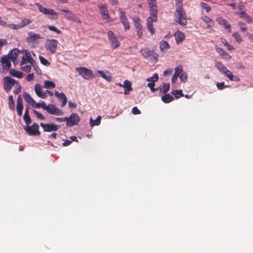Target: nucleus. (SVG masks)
Instances as JSON below:
<instances>
[{
    "mask_svg": "<svg viewBox=\"0 0 253 253\" xmlns=\"http://www.w3.org/2000/svg\"><path fill=\"white\" fill-rule=\"evenodd\" d=\"M97 73L99 74V75L104 79L106 80L107 81L110 82L112 80V77L110 75V73L107 71L106 73L108 74V75H106L105 73H104L103 71H97Z\"/></svg>",
    "mask_w": 253,
    "mask_h": 253,
    "instance_id": "obj_27",
    "label": "nucleus"
},
{
    "mask_svg": "<svg viewBox=\"0 0 253 253\" xmlns=\"http://www.w3.org/2000/svg\"><path fill=\"white\" fill-rule=\"evenodd\" d=\"M21 51H19L17 48H14L10 51L6 56L9 60H11L13 64L15 65L18 63V61L17 60V59L20 54Z\"/></svg>",
    "mask_w": 253,
    "mask_h": 253,
    "instance_id": "obj_12",
    "label": "nucleus"
},
{
    "mask_svg": "<svg viewBox=\"0 0 253 253\" xmlns=\"http://www.w3.org/2000/svg\"><path fill=\"white\" fill-rule=\"evenodd\" d=\"M136 30H137L138 37L139 38H141V37L143 35L142 28H138V29H136Z\"/></svg>",
    "mask_w": 253,
    "mask_h": 253,
    "instance_id": "obj_64",
    "label": "nucleus"
},
{
    "mask_svg": "<svg viewBox=\"0 0 253 253\" xmlns=\"http://www.w3.org/2000/svg\"><path fill=\"white\" fill-rule=\"evenodd\" d=\"M174 37L176 43L179 44L185 39V35L182 32L177 31L175 33Z\"/></svg>",
    "mask_w": 253,
    "mask_h": 253,
    "instance_id": "obj_24",
    "label": "nucleus"
},
{
    "mask_svg": "<svg viewBox=\"0 0 253 253\" xmlns=\"http://www.w3.org/2000/svg\"><path fill=\"white\" fill-rule=\"evenodd\" d=\"M159 76L158 74L156 73L154 74L153 76L150 78L147 79V81L153 82L155 83V82H157L158 80Z\"/></svg>",
    "mask_w": 253,
    "mask_h": 253,
    "instance_id": "obj_51",
    "label": "nucleus"
},
{
    "mask_svg": "<svg viewBox=\"0 0 253 253\" xmlns=\"http://www.w3.org/2000/svg\"><path fill=\"white\" fill-rule=\"evenodd\" d=\"M55 95L62 102L61 107H64L66 104L67 101L65 94L63 92L59 93L58 91H55Z\"/></svg>",
    "mask_w": 253,
    "mask_h": 253,
    "instance_id": "obj_23",
    "label": "nucleus"
},
{
    "mask_svg": "<svg viewBox=\"0 0 253 253\" xmlns=\"http://www.w3.org/2000/svg\"><path fill=\"white\" fill-rule=\"evenodd\" d=\"M35 5L37 6L40 12L47 15L50 19L56 20L58 19V15L53 9L46 8L39 3H35Z\"/></svg>",
    "mask_w": 253,
    "mask_h": 253,
    "instance_id": "obj_2",
    "label": "nucleus"
},
{
    "mask_svg": "<svg viewBox=\"0 0 253 253\" xmlns=\"http://www.w3.org/2000/svg\"><path fill=\"white\" fill-rule=\"evenodd\" d=\"M216 86L218 89L221 90L223 88H225L226 86L224 84V83H217L216 84Z\"/></svg>",
    "mask_w": 253,
    "mask_h": 253,
    "instance_id": "obj_59",
    "label": "nucleus"
},
{
    "mask_svg": "<svg viewBox=\"0 0 253 253\" xmlns=\"http://www.w3.org/2000/svg\"><path fill=\"white\" fill-rule=\"evenodd\" d=\"M155 84L153 82H150V83H149L148 84H147V86L150 87L151 90L152 91V92H154L155 91L157 90H158L159 89V88H155L154 87L155 86Z\"/></svg>",
    "mask_w": 253,
    "mask_h": 253,
    "instance_id": "obj_57",
    "label": "nucleus"
},
{
    "mask_svg": "<svg viewBox=\"0 0 253 253\" xmlns=\"http://www.w3.org/2000/svg\"><path fill=\"white\" fill-rule=\"evenodd\" d=\"M99 9V12L102 18L106 20V22H109L111 21L109 14L108 10L105 4H98L97 5Z\"/></svg>",
    "mask_w": 253,
    "mask_h": 253,
    "instance_id": "obj_10",
    "label": "nucleus"
},
{
    "mask_svg": "<svg viewBox=\"0 0 253 253\" xmlns=\"http://www.w3.org/2000/svg\"><path fill=\"white\" fill-rule=\"evenodd\" d=\"M183 72V67L181 65H179L175 68L174 73L177 76H179Z\"/></svg>",
    "mask_w": 253,
    "mask_h": 253,
    "instance_id": "obj_45",
    "label": "nucleus"
},
{
    "mask_svg": "<svg viewBox=\"0 0 253 253\" xmlns=\"http://www.w3.org/2000/svg\"><path fill=\"white\" fill-rule=\"evenodd\" d=\"M55 87V84L53 82L49 81H44L43 87L46 88L52 89L54 88Z\"/></svg>",
    "mask_w": 253,
    "mask_h": 253,
    "instance_id": "obj_34",
    "label": "nucleus"
},
{
    "mask_svg": "<svg viewBox=\"0 0 253 253\" xmlns=\"http://www.w3.org/2000/svg\"><path fill=\"white\" fill-rule=\"evenodd\" d=\"M201 6L202 7V8L205 9L207 12H209L210 10H211L210 6H209L207 3L201 2Z\"/></svg>",
    "mask_w": 253,
    "mask_h": 253,
    "instance_id": "obj_56",
    "label": "nucleus"
},
{
    "mask_svg": "<svg viewBox=\"0 0 253 253\" xmlns=\"http://www.w3.org/2000/svg\"><path fill=\"white\" fill-rule=\"evenodd\" d=\"M119 16L121 19V21L123 24L125 30H127L129 29L130 26L129 22L127 20L126 14L124 11H123L122 10H119Z\"/></svg>",
    "mask_w": 253,
    "mask_h": 253,
    "instance_id": "obj_16",
    "label": "nucleus"
},
{
    "mask_svg": "<svg viewBox=\"0 0 253 253\" xmlns=\"http://www.w3.org/2000/svg\"><path fill=\"white\" fill-rule=\"evenodd\" d=\"M123 87L125 88L124 94L126 95L128 94L129 92L132 90L131 83L128 80L125 81Z\"/></svg>",
    "mask_w": 253,
    "mask_h": 253,
    "instance_id": "obj_25",
    "label": "nucleus"
},
{
    "mask_svg": "<svg viewBox=\"0 0 253 253\" xmlns=\"http://www.w3.org/2000/svg\"><path fill=\"white\" fill-rule=\"evenodd\" d=\"M232 36L235 39L236 42L238 43H241L243 41L242 38L238 32L234 33L232 35Z\"/></svg>",
    "mask_w": 253,
    "mask_h": 253,
    "instance_id": "obj_41",
    "label": "nucleus"
},
{
    "mask_svg": "<svg viewBox=\"0 0 253 253\" xmlns=\"http://www.w3.org/2000/svg\"><path fill=\"white\" fill-rule=\"evenodd\" d=\"M32 22V20L29 19L24 18L22 19L19 23L21 28L30 24Z\"/></svg>",
    "mask_w": 253,
    "mask_h": 253,
    "instance_id": "obj_38",
    "label": "nucleus"
},
{
    "mask_svg": "<svg viewBox=\"0 0 253 253\" xmlns=\"http://www.w3.org/2000/svg\"><path fill=\"white\" fill-rule=\"evenodd\" d=\"M4 80V89L6 92H9L12 86L14 85L16 83H17L14 79H12L9 77H5Z\"/></svg>",
    "mask_w": 253,
    "mask_h": 253,
    "instance_id": "obj_13",
    "label": "nucleus"
},
{
    "mask_svg": "<svg viewBox=\"0 0 253 253\" xmlns=\"http://www.w3.org/2000/svg\"><path fill=\"white\" fill-rule=\"evenodd\" d=\"M183 0H175L176 10L183 9Z\"/></svg>",
    "mask_w": 253,
    "mask_h": 253,
    "instance_id": "obj_43",
    "label": "nucleus"
},
{
    "mask_svg": "<svg viewBox=\"0 0 253 253\" xmlns=\"http://www.w3.org/2000/svg\"><path fill=\"white\" fill-rule=\"evenodd\" d=\"M23 109V105L22 99L20 95H19L17 99L16 111L18 116H21L22 115V110Z\"/></svg>",
    "mask_w": 253,
    "mask_h": 253,
    "instance_id": "obj_21",
    "label": "nucleus"
},
{
    "mask_svg": "<svg viewBox=\"0 0 253 253\" xmlns=\"http://www.w3.org/2000/svg\"><path fill=\"white\" fill-rule=\"evenodd\" d=\"M41 107H42L43 109L45 110L46 107H48V106L46 105L44 101H42V103H36V105L34 106L35 108H40Z\"/></svg>",
    "mask_w": 253,
    "mask_h": 253,
    "instance_id": "obj_48",
    "label": "nucleus"
},
{
    "mask_svg": "<svg viewBox=\"0 0 253 253\" xmlns=\"http://www.w3.org/2000/svg\"><path fill=\"white\" fill-rule=\"evenodd\" d=\"M149 13L150 16L149 17H153V16H157L158 14V9H157V5H150L149 6Z\"/></svg>",
    "mask_w": 253,
    "mask_h": 253,
    "instance_id": "obj_28",
    "label": "nucleus"
},
{
    "mask_svg": "<svg viewBox=\"0 0 253 253\" xmlns=\"http://www.w3.org/2000/svg\"><path fill=\"white\" fill-rule=\"evenodd\" d=\"M31 65H32V66L33 67L34 70L36 71V73L38 75H41L42 74L41 70L40 69V68L39 67L38 65H37L35 61L34 63L31 64Z\"/></svg>",
    "mask_w": 253,
    "mask_h": 253,
    "instance_id": "obj_50",
    "label": "nucleus"
},
{
    "mask_svg": "<svg viewBox=\"0 0 253 253\" xmlns=\"http://www.w3.org/2000/svg\"><path fill=\"white\" fill-rule=\"evenodd\" d=\"M8 26L10 28L14 29V30H18V29H21L19 23L18 24H10Z\"/></svg>",
    "mask_w": 253,
    "mask_h": 253,
    "instance_id": "obj_60",
    "label": "nucleus"
},
{
    "mask_svg": "<svg viewBox=\"0 0 253 253\" xmlns=\"http://www.w3.org/2000/svg\"><path fill=\"white\" fill-rule=\"evenodd\" d=\"M203 21L207 24L208 27H211L213 25V22L211 18L209 17L205 16L203 17Z\"/></svg>",
    "mask_w": 253,
    "mask_h": 253,
    "instance_id": "obj_39",
    "label": "nucleus"
},
{
    "mask_svg": "<svg viewBox=\"0 0 253 253\" xmlns=\"http://www.w3.org/2000/svg\"><path fill=\"white\" fill-rule=\"evenodd\" d=\"M170 88V84H164L163 86L162 87H159L160 90L161 92H162L164 93H166L169 89Z\"/></svg>",
    "mask_w": 253,
    "mask_h": 253,
    "instance_id": "obj_40",
    "label": "nucleus"
},
{
    "mask_svg": "<svg viewBox=\"0 0 253 253\" xmlns=\"http://www.w3.org/2000/svg\"><path fill=\"white\" fill-rule=\"evenodd\" d=\"M8 106L10 110L14 111L15 110V102L13 100L12 96L10 95L8 97Z\"/></svg>",
    "mask_w": 253,
    "mask_h": 253,
    "instance_id": "obj_35",
    "label": "nucleus"
},
{
    "mask_svg": "<svg viewBox=\"0 0 253 253\" xmlns=\"http://www.w3.org/2000/svg\"><path fill=\"white\" fill-rule=\"evenodd\" d=\"M80 121V117L77 114L72 113L69 117H67L66 125L67 126H72L77 125Z\"/></svg>",
    "mask_w": 253,
    "mask_h": 253,
    "instance_id": "obj_11",
    "label": "nucleus"
},
{
    "mask_svg": "<svg viewBox=\"0 0 253 253\" xmlns=\"http://www.w3.org/2000/svg\"><path fill=\"white\" fill-rule=\"evenodd\" d=\"M134 26L136 29L142 28L140 19L138 18L134 19Z\"/></svg>",
    "mask_w": 253,
    "mask_h": 253,
    "instance_id": "obj_42",
    "label": "nucleus"
},
{
    "mask_svg": "<svg viewBox=\"0 0 253 253\" xmlns=\"http://www.w3.org/2000/svg\"><path fill=\"white\" fill-rule=\"evenodd\" d=\"M107 35H108V39L110 41L112 40L113 39L116 37L115 35L114 34V33L112 31H109L108 32Z\"/></svg>",
    "mask_w": 253,
    "mask_h": 253,
    "instance_id": "obj_61",
    "label": "nucleus"
},
{
    "mask_svg": "<svg viewBox=\"0 0 253 253\" xmlns=\"http://www.w3.org/2000/svg\"><path fill=\"white\" fill-rule=\"evenodd\" d=\"M7 44V42L6 40L1 39H0V47L1 48L4 45Z\"/></svg>",
    "mask_w": 253,
    "mask_h": 253,
    "instance_id": "obj_63",
    "label": "nucleus"
},
{
    "mask_svg": "<svg viewBox=\"0 0 253 253\" xmlns=\"http://www.w3.org/2000/svg\"><path fill=\"white\" fill-rule=\"evenodd\" d=\"M33 112L36 115L38 119L41 120H44L45 119L44 117L41 113L38 112L37 110H33Z\"/></svg>",
    "mask_w": 253,
    "mask_h": 253,
    "instance_id": "obj_54",
    "label": "nucleus"
},
{
    "mask_svg": "<svg viewBox=\"0 0 253 253\" xmlns=\"http://www.w3.org/2000/svg\"><path fill=\"white\" fill-rule=\"evenodd\" d=\"M48 28L50 31H54L58 34H60L62 33V32L60 30H58L54 26H48Z\"/></svg>",
    "mask_w": 253,
    "mask_h": 253,
    "instance_id": "obj_55",
    "label": "nucleus"
},
{
    "mask_svg": "<svg viewBox=\"0 0 253 253\" xmlns=\"http://www.w3.org/2000/svg\"><path fill=\"white\" fill-rule=\"evenodd\" d=\"M76 70L78 72L79 75H80L84 79L88 80L94 77L93 72L90 69L85 67H80L77 68Z\"/></svg>",
    "mask_w": 253,
    "mask_h": 253,
    "instance_id": "obj_7",
    "label": "nucleus"
},
{
    "mask_svg": "<svg viewBox=\"0 0 253 253\" xmlns=\"http://www.w3.org/2000/svg\"><path fill=\"white\" fill-rule=\"evenodd\" d=\"M132 113L134 115L140 114V111L137 108V107H134L132 109Z\"/></svg>",
    "mask_w": 253,
    "mask_h": 253,
    "instance_id": "obj_62",
    "label": "nucleus"
},
{
    "mask_svg": "<svg viewBox=\"0 0 253 253\" xmlns=\"http://www.w3.org/2000/svg\"><path fill=\"white\" fill-rule=\"evenodd\" d=\"M16 88H15L13 91L14 93L15 94H17L21 91V86L18 83H16Z\"/></svg>",
    "mask_w": 253,
    "mask_h": 253,
    "instance_id": "obj_58",
    "label": "nucleus"
},
{
    "mask_svg": "<svg viewBox=\"0 0 253 253\" xmlns=\"http://www.w3.org/2000/svg\"><path fill=\"white\" fill-rule=\"evenodd\" d=\"M215 67L220 71L221 73L224 74L231 81H238L239 78L238 76H234L232 72L228 70L226 67L220 61H216Z\"/></svg>",
    "mask_w": 253,
    "mask_h": 253,
    "instance_id": "obj_1",
    "label": "nucleus"
},
{
    "mask_svg": "<svg viewBox=\"0 0 253 253\" xmlns=\"http://www.w3.org/2000/svg\"><path fill=\"white\" fill-rule=\"evenodd\" d=\"M32 65H31V64H30L29 65H22V66H21V69L26 72H30V71H31V66Z\"/></svg>",
    "mask_w": 253,
    "mask_h": 253,
    "instance_id": "obj_49",
    "label": "nucleus"
},
{
    "mask_svg": "<svg viewBox=\"0 0 253 253\" xmlns=\"http://www.w3.org/2000/svg\"><path fill=\"white\" fill-rule=\"evenodd\" d=\"M11 62L6 55L1 56L0 60V72H7L11 66Z\"/></svg>",
    "mask_w": 253,
    "mask_h": 253,
    "instance_id": "obj_9",
    "label": "nucleus"
},
{
    "mask_svg": "<svg viewBox=\"0 0 253 253\" xmlns=\"http://www.w3.org/2000/svg\"><path fill=\"white\" fill-rule=\"evenodd\" d=\"M20 54L22 55L21 56L22 60L20 61V66L25 65L28 63L30 64L34 63L35 60L31 56V53L29 51L27 50L25 52L21 51Z\"/></svg>",
    "mask_w": 253,
    "mask_h": 253,
    "instance_id": "obj_8",
    "label": "nucleus"
},
{
    "mask_svg": "<svg viewBox=\"0 0 253 253\" xmlns=\"http://www.w3.org/2000/svg\"><path fill=\"white\" fill-rule=\"evenodd\" d=\"M101 118L100 116H98L96 120H93L92 119H90V124L91 126H99L101 123Z\"/></svg>",
    "mask_w": 253,
    "mask_h": 253,
    "instance_id": "obj_32",
    "label": "nucleus"
},
{
    "mask_svg": "<svg viewBox=\"0 0 253 253\" xmlns=\"http://www.w3.org/2000/svg\"><path fill=\"white\" fill-rule=\"evenodd\" d=\"M39 59L40 60L41 63L45 66H48L50 64V62H48V61L47 59H46L45 58H44L43 56L41 55L39 56Z\"/></svg>",
    "mask_w": 253,
    "mask_h": 253,
    "instance_id": "obj_46",
    "label": "nucleus"
},
{
    "mask_svg": "<svg viewBox=\"0 0 253 253\" xmlns=\"http://www.w3.org/2000/svg\"><path fill=\"white\" fill-rule=\"evenodd\" d=\"M238 24L242 32H245L247 30V27L245 23L240 22Z\"/></svg>",
    "mask_w": 253,
    "mask_h": 253,
    "instance_id": "obj_47",
    "label": "nucleus"
},
{
    "mask_svg": "<svg viewBox=\"0 0 253 253\" xmlns=\"http://www.w3.org/2000/svg\"><path fill=\"white\" fill-rule=\"evenodd\" d=\"M216 20L219 25L223 26L229 32H231V26L228 23V22L225 19L222 17H219L216 18Z\"/></svg>",
    "mask_w": 253,
    "mask_h": 253,
    "instance_id": "obj_20",
    "label": "nucleus"
},
{
    "mask_svg": "<svg viewBox=\"0 0 253 253\" xmlns=\"http://www.w3.org/2000/svg\"><path fill=\"white\" fill-rule=\"evenodd\" d=\"M9 73L12 76L18 78H22L23 77V73L22 72L15 69L9 70Z\"/></svg>",
    "mask_w": 253,
    "mask_h": 253,
    "instance_id": "obj_31",
    "label": "nucleus"
},
{
    "mask_svg": "<svg viewBox=\"0 0 253 253\" xmlns=\"http://www.w3.org/2000/svg\"><path fill=\"white\" fill-rule=\"evenodd\" d=\"M215 50L223 58L229 59L231 58V56L222 48L219 47H215Z\"/></svg>",
    "mask_w": 253,
    "mask_h": 253,
    "instance_id": "obj_26",
    "label": "nucleus"
},
{
    "mask_svg": "<svg viewBox=\"0 0 253 253\" xmlns=\"http://www.w3.org/2000/svg\"><path fill=\"white\" fill-rule=\"evenodd\" d=\"M172 94L174 95L176 98H178L180 96H184L181 90H175L172 92Z\"/></svg>",
    "mask_w": 253,
    "mask_h": 253,
    "instance_id": "obj_44",
    "label": "nucleus"
},
{
    "mask_svg": "<svg viewBox=\"0 0 253 253\" xmlns=\"http://www.w3.org/2000/svg\"><path fill=\"white\" fill-rule=\"evenodd\" d=\"M41 126L43 128L45 132H51L57 130L60 126L53 124H43L41 123L40 124Z\"/></svg>",
    "mask_w": 253,
    "mask_h": 253,
    "instance_id": "obj_14",
    "label": "nucleus"
},
{
    "mask_svg": "<svg viewBox=\"0 0 253 253\" xmlns=\"http://www.w3.org/2000/svg\"><path fill=\"white\" fill-rule=\"evenodd\" d=\"M58 44V41L56 40L47 39L45 42V47L46 50L49 51L51 54H54L57 50Z\"/></svg>",
    "mask_w": 253,
    "mask_h": 253,
    "instance_id": "obj_4",
    "label": "nucleus"
},
{
    "mask_svg": "<svg viewBox=\"0 0 253 253\" xmlns=\"http://www.w3.org/2000/svg\"><path fill=\"white\" fill-rule=\"evenodd\" d=\"M160 48L162 51L165 49H168L169 48V45L167 42L162 41L160 42Z\"/></svg>",
    "mask_w": 253,
    "mask_h": 253,
    "instance_id": "obj_36",
    "label": "nucleus"
},
{
    "mask_svg": "<svg viewBox=\"0 0 253 253\" xmlns=\"http://www.w3.org/2000/svg\"><path fill=\"white\" fill-rule=\"evenodd\" d=\"M110 41L111 42V46L113 49L117 48L120 46V43L117 37L113 39L112 40H110Z\"/></svg>",
    "mask_w": 253,
    "mask_h": 253,
    "instance_id": "obj_37",
    "label": "nucleus"
},
{
    "mask_svg": "<svg viewBox=\"0 0 253 253\" xmlns=\"http://www.w3.org/2000/svg\"><path fill=\"white\" fill-rule=\"evenodd\" d=\"M42 39V38L40 34H36L33 32H30L28 34L26 41L28 42H38L39 40Z\"/></svg>",
    "mask_w": 253,
    "mask_h": 253,
    "instance_id": "obj_17",
    "label": "nucleus"
},
{
    "mask_svg": "<svg viewBox=\"0 0 253 253\" xmlns=\"http://www.w3.org/2000/svg\"><path fill=\"white\" fill-rule=\"evenodd\" d=\"M39 126L37 123H34L32 126H28L24 127V129L27 133L30 136H39L41 132L39 130Z\"/></svg>",
    "mask_w": 253,
    "mask_h": 253,
    "instance_id": "obj_6",
    "label": "nucleus"
},
{
    "mask_svg": "<svg viewBox=\"0 0 253 253\" xmlns=\"http://www.w3.org/2000/svg\"><path fill=\"white\" fill-rule=\"evenodd\" d=\"M162 100L165 103H169L172 101L174 98L169 94H166L161 97Z\"/></svg>",
    "mask_w": 253,
    "mask_h": 253,
    "instance_id": "obj_29",
    "label": "nucleus"
},
{
    "mask_svg": "<svg viewBox=\"0 0 253 253\" xmlns=\"http://www.w3.org/2000/svg\"><path fill=\"white\" fill-rule=\"evenodd\" d=\"M45 110L49 114L52 115H62L63 112L54 105H49L46 107Z\"/></svg>",
    "mask_w": 253,
    "mask_h": 253,
    "instance_id": "obj_18",
    "label": "nucleus"
},
{
    "mask_svg": "<svg viewBox=\"0 0 253 253\" xmlns=\"http://www.w3.org/2000/svg\"><path fill=\"white\" fill-rule=\"evenodd\" d=\"M34 89L36 94L38 97L42 99H45L47 97V95L43 93L44 91H42V86L39 84H36L35 85Z\"/></svg>",
    "mask_w": 253,
    "mask_h": 253,
    "instance_id": "obj_19",
    "label": "nucleus"
},
{
    "mask_svg": "<svg viewBox=\"0 0 253 253\" xmlns=\"http://www.w3.org/2000/svg\"><path fill=\"white\" fill-rule=\"evenodd\" d=\"M23 97L25 101L31 105L33 108L36 105V102L33 99L31 95L26 92H24L23 93Z\"/></svg>",
    "mask_w": 253,
    "mask_h": 253,
    "instance_id": "obj_22",
    "label": "nucleus"
},
{
    "mask_svg": "<svg viewBox=\"0 0 253 253\" xmlns=\"http://www.w3.org/2000/svg\"><path fill=\"white\" fill-rule=\"evenodd\" d=\"M179 77L181 82H186L187 80V74L185 72H183Z\"/></svg>",
    "mask_w": 253,
    "mask_h": 253,
    "instance_id": "obj_53",
    "label": "nucleus"
},
{
    "mask_svg": "<svg viewBox=\"0 0 253 253\" xmlns=\"http://www.w3.org/2000/svg\"><path fill=\"white\" fill-rule=\"evenodd\" d=\"M23 119L27 126H29L31 123V119L29 115H24Z\"/></svg>",
    "mask_w": 253,
    "mask_h": 253,
    "instance_id": "obj_52",
    "label": "nucleus"
},
{
    "mask_svg": "<svg viewBox=\"0 0 253 253\" xmlns=\"http://www.w3.org/2000/svg\"><path fill=\"white\" fill-rule=\"evenodd\" d=\"M237 7L240 12L236 13V14L238 15L239 17H240V16L245 15L247 13L246 7L243 4L240 3L237 5Z\"/></svg>",
    "mask_w": 253,
    "mask_h": 253,
    "instance_id": "obj_30",
    "label": "nucleus"
},
{
    "mask_svg": "<svg viewBox=\"0 0 253 253\" xmlns=\"http://www.w3.org/2000/svg\"><path fill=\"white\" fill-rule=\"evenodd\" d=\"M157 16L148 17L147 20V27L148 31L152 35L155 33V30L153 26V22L157 21Z\"/></svg>",
    "mask_w": 253,
    "mask_h": 253,
    "instance_id": "obj_15",
    "label": "nucleus"
},
{
    "mask_svg": "<svg viewBox=\"0 0 253 253\" xmlns=\"http://www.w3.org/2000/svg\"><path fill=\"white\" fill-rule=\"evenodd\" d=\"M175 21L181 25H186L187 23L186 13L183 9H176L175 11Z\"/></svg>",
    "mask_w": 253,
    "mask_h": 253,
    "instance_id": "obj_5",
    "label": "nucleus"
},
{
    "mask_svg": "<svg viewBox=\"0 0 253 253\" xmlns=\"http://www.w3.org/2000/svg\"><path fill=\"white\" fill-rule=\"evenodd\" d=\"M141 53L144 58L155 63L157 61L158 55L149 48H144L142 49Z\"/></svg>",
    "mask_w": 253,
    "mask_h": 253,
    "instance_id": "obj_3",
    "label": "nucleus"
},
{
    "mask_svg": "<svg viewBox=\"0 0 253 253\" xmlns=\"http://www.w3.org/2000/svg\"><path fill=\"white\" fill-rule=\"evenodd\" d=\"M240 18L243 19L248 23L251 24L253 23V18L248 15L247 13L245 15L240 16Z\"/></svg>",
    "mask_w": 253,
    "mask_h": 253,
    "instance_id": "obj_33",
    "label": "nucleus"
}]
</instances>
